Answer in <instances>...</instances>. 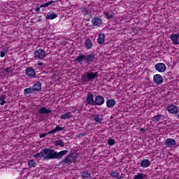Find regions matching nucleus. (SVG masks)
Instances as JSON below:
<instances>
[{"label":"nucleus","instance_id":"nucleus-1","mask_svg":"<svg viewBox=\"0 0 179 179\" xmlns=\"http://www.w3.org/2000/svg\"><path fill=\"white\" fill-rule=\"evenodd\" d=\"M66 153H68L67 150H64L58 152L54 150V149L43 148L39 153L35 154L34 157H35V159H40L43 157V160H51L54 159L59 160L62 159V157L65 156Z\"/></svg>","mask_w":179,"mask_h":179},{"label":"nucleus","instance_id":"nucleus-2","mask_svg":"<svg viewBox=\"0 0 179 179\" xmlns=\"http://www.w3.org/2000/svg\"><path fill=\"white\" fill-rule=\"evenodd\" d=\"M94 59H96V55L93 53L88 55L80 53L76 57L74 62L80 64V65H82V64H87L89 65L90 64H93V62H94Z\"/></svg>","mask_w":179,"mask_h":179},{"label":"nucleus","instance_id":"nucleus-3","mask_svg":"<svg viewBox=\"0 0 179 179\" xmlns=\"http://www.w3.org/2000/svg\"><path fill=\"white\" fill-rule=\"evenodd\" d=\"M98 76V71H96L94 73L89 71L84 73V75L83 76V82H94V79H97Z\"/></svg>","mask_w":179,"mask_h":179},{"label":"nucleus","instance_id":"nucleus-4","mask_svg":"<svg viewBox=\"0 0 179 179\" xmlns=\"http://www.w3.org/2000/svg\"><path fill=\"white\" fill-rule=\"evenodd\" d=\"M84 100L83 106H94V94L92 92H87Z\"/></svg>","mask_w":179,"mask_h":179},{"label":"nucleus","instance_id":"nucleus-5","mask_svg":"<svg viewBox=\"0 0 179 179\" xmlns=\"http://www.w3.org/2000/svg\"><path fill=\"white\" fill-rule=\"evenodd\" d=\"M25 75L28 79H36V70L33 67L27 66L25 69Z\"/></svg>","mask_w":179,"mask_h":179},{"label":"nucleus","instance_id":"nucleus-6","mask_svg":"<svg viewBox=\"0 0 179 179\" xmlns=\"http://www.w3.org/2000/svg\"><path fill=\"white\" fill-rule=\"evenodd\" d=\"M34 58L35 59H44V58H45V57H47V53H45V51L43 49H38L36 50L34 53Z\"/></svg>","mask_w":179,"mask_h":179},{"label":"nucleus","instance_id":"nucleus-7","mask_svg":"<svg viewBox=\"0 0 179 179\" xmlns=\"http://www.w3.org/2000/svg\"><path fill=\"white\" fill-rule=\"evenodd\" d=\"M73 162V161L72 160V155H69L60 162V164H62L63 166H69L70 164H72Z\"/></svg>","mask_w":179,"mask_h":179},{"label":"nucleus","instance_id":"nucleus-8","mask_svg":"<svg viewBox=\"0 0 179 179\" xmlns=\"http://www.w3.org/2000/svg\"><path fill=\"white\" fill-rule=\"evenodd\" d=\"M166 110L171 114H178V107L173 103L168 105Z\"/></svg>","mask_w":179,"mask_h":179},{"label":"nucleus","instance_id":"nucleus-9","mask_svg":"<svg viewBox=\"0 0 179 179\" xmlns=\"http://www.w3.org/2000/svg\"><path fill=\"white\" fill-rule=\"evenodd\" d=\"M92 24L96 27H100L103 24V20L98 17H94L91 21Z\"/></svg>","mask_w":179,"mask_h":179},{"label":"nucleus","instance_id":"nucleus-10","mask_svg":"<svg viewBox=\"0 0 179 179\" xmlns=\"http://www.w3.org/2000/svg\"><path fill=\"white\" fill-rule=\"evenodd\" d=\"M156 71H157V72H166V69H167V67L166 66V64H164V63H157V64H155V66Z\"/></svg>","mask_w":179,"mask_h":179},{"label":"nucleus","instance_id":"nucleus-11","mask_svg":"<svg viewBox=\"0 0 179 179\" xmlns=\"http://www.w3.org/2000/svg\"><path fill=\"white\" fill-rule=\"evenodd\" d=\"M104 104V96L98 95L94 99V106H103Z\"/></svg>","mask_w":179,"mask_h":179},{"label":"nucleus","instance_id":"nucleus-12","mask_svg":"<svg viewBox=\"0 0 179 179\" xmlns=\"http://www.w3.org/2000/svg\"><path fill=\"white\" fill-rule=\"evenodd\" d=\"M103 15H104L105 19H108V20L111 19H114V17H115V14L113 10H109V11L105 10L103 12Z\"/></svg>","mask_w":179,"mask_h":179},{"label":"nucleus","instance_id":"nucleus-13","mask_svg":"<svg viewBox=\"0 0 179 179\" xmlns=\"http://www.w3.org/2000/svg\"><path fill=\"white\" fill-rule=\"evenodd\" d=\"M165 145L166 148H174L176 145H177V143L176 142V140L173 138H167L165 141Z\"/></svg>","mask_w":179,"mask_h":179},{"label":"nucleus","instance_id":"nucleus-14","mask_svg":"<svg viewBox=\"0 0 179 179\" xmlns=\"http://www.w3.org/2000/svg\"><path fill=\"white\" fill-rule=\"evenodd\" d=\"M179 35L178 34H171L170 35V39L171 40L173 44L179 45Z\"/></svg>","mask_w":179,"mask_h":179},{"label":"nucleus","instance_id":"nucleus-15","mask_svg":"<svg viewBox=\"0 0 179 179\" xmlns=\"http://www.w3.org/2000/svg\"><path fill=\"white\" fill-rule=\"evenodd\" d=\"M153 80L159 86L163 83V77L160 74H156L153 77Z\"/></svg>","mask_w":179,"mask_h":179},{"label":"nucleus","instance_id":"nucleus-16","mask_svg":"<svg viewBox=\"0 0 179 179\" xmlns=\"http://www.w3.org/2000/svg\"><path fill=\"white\" fill-rule=\"evenodd\" d=\"M103 120L104 118L103 117V116H100L99 114L93 115V121H94L96 124H101V122H103Z\"/></svg>","mask_w":179,"mask_h":179},{"label":"nucleus","instance_id":"nucleus-17","mask_svg":"<svg viewBox=\"0 0 179 179\" xmlns=\"http://www.w3.org/2000/svg\"><path fill=\"white\" fill-rule=\"evenodd\" d=\"M52 113V110L51 109H47L46 107H42L38 110V114H41V115H44V114H51Z\"/></svg>","mask_w":179,"mask_h":179},{"label":"nucleus","instance_id":"nucleus-18","mask_svg":"<svg viewBox=\"0 0 179 179\" xmlns=\"http://www.w3.org/2000/svg\"><path fill=\"white\" fill-rule=\"evenodd\" d=\"M54 148L55 149H58V148H57V146H60L61 148H64L65 146V143L62 141V139H59L57 141H55L54 142Z\"/></svg>","mask_w":179,"mask_h":179},{"label":"nucleus","instance_id":"nucleus-19","mask_svg":"<svg viewBox=\"0 0 179 179\" xmlns=\"http://www.w3.org/2000/svg\"><path fill=\"white\" fill-rule=\"evenodd\" d=\"M141 167L143 169H146V167H149L150 166V161L149 159H143L140 163Z\"/></svg>","mask_w":179,"mask_h":179},{"label":"nucleus","instance_id":"nucleus-20","mask_svg":"<svg viewBox=\"0 0 179 179\" xmlns=\"http://www.w3.org/2000/svg\"><path fill=\"white\" fill-rule=\"evenodd\" d=\"M32 89L34 90V92H40L41 90V83L36 82L32 87Z\"/></svg>","mask_w":179,"mask_h":179},{"label":"nucleus","instance_id":"nucleus-21","mask_svg":"<svg viewBox=\"0 0 179 179\" xmlns=\"http://www.w3.org/2000/svg\"><path fill=\"white\" fill-rule=\"evenodd\" d=\"M106 38L104 34H99L98 36L97 43L98 44H103Z\"/></svg>","mask_w":179,"mask_h":179},{"label":"nucleus","instance_id":"nucleus-22","mask_svg":"<svg viewBox=\"0 0 179 179\" xmlns=\"http://www.w3.org/2000/svg\"><path fill=\"white\" fill-rule=\"evenodd\" d=\"M85 47L86 50H92V47H93V43L92 42V40L89 38L85 40Z\"/></svg>","mask_w":179,"mask_h":179},{"label":"nucleus","instance_id":"nucleus-23","mask_svg":"<svg viewBox=\"0 0 179 179\" xmlns=\"http://www.w3.org/2000/svg\"><path fill=\"white\" fill-rule=\"evenodd\" d=\"M116 104L115 100L114 99H108L106 101V107H108V108H111L113 107H114Z\"/></svg>","mask_w":179,"mask_h":179},{"label":"nucleus","instance_id":"nucleus-24","mask_svg":"<svg viewBox=\"0 0 179 179\" xmlns=\"http://www.w3.org/2000/svg\"><path fill=\"white\" fill-rule=\"evenodd\" d=\"M134 179H148V176L145 173H138L136 175H134Z\"/></svg>","mask_w":179,"mask_h":179},{"label":"nucleus","instance_id":"nucleus-25","mask_svg":"<svg viewBox=\"0 0 179 179\" xmlns=\"http://www.w3.org/2000/svg\"><path fill=\"white\" fill-rule=\"evenodd\" d=\"M56 17H58V15L55 13H48L46 16L47 20H53V19H56Z\"/></svg>","mask_w":179,"mask_h":179},{"label":"nucleus","instance_id":"nucleus-26","mask_svg":"<svg viewBox=\"0 0 179 179\" xmlns=\"http://www.w3.org/2000/svg\"><path fill=\"white\" fill-rule=\"evenodd\" d=\"M33 93H35L34 90L33 89V87L26 88L24 90V96H27V94H31Z\"/></svg>","mask_w":179,"mask_h":179},{"label":"nucleus","instance_id":"nucleus-27","mask_svg":"<svg viewBox=\"0 0 179 179\" xmlns=\"http://www.w3.org/2000/svg\"><path fill=\"white\" fill-rule=\"evenodd\" d=\"M162 117H163V115L161 114L155 115L151 118V120L153 122H158V121L162 120Z\"/></svg>","mask_w":179,"mask_h":179},{"label":"nucleus","instance_id":"nucleus-28","mask_svg":"<svg viewBox=\"0 0 179 179\" xmlns=\"http://www.w3.org/2000/svg\"><path fill=\"white\" fill-rule=\"evenodd\" d=\"M72 115H71V113L68 112L66 114L62 115L60 116V118L62 120H69V118H71Z\"/></svg>","mask_w":179,"mask_h":179},{"label":"nucleus","instance_id":"nucleus-29","mask_svg":"<svg viewBox=\"0 0 179 179\" xmlns=\"http://www.w3.org/2000/svg\"><path fill=\"white\" fill-rule=\"evenodd\" d=\"M6 99V95H1L0 96V105L3 106L5 103H6V101L5 100Z\"/></svg>","mask_w":179,"mask_h":179},{"label":"nucleus","instance_id":"nucleus-30","mask_svg":"<svg viewBox=\"0 0 179 179\" xmlns=\"http://www.w3.org/2000/svg\"><path fill=\"white\" fill-rule=\"evenodd\" d=\"M81 11L83 12L84 13V16H86L87 15H89V13H90V9L87 8H81Z\"/></svg>","mask_w":179,"mask_h":179},{"label":"nucleus","instance_id":"nucleus-31","mask_svg":"<svg viewBox=\"0 0 179 179\" xmlns=\"http://www.w3.org/2000/svg\"><path fill=\"white\" fill-rule=\"evenodd\" d=\"M55 129H56V132H61V131H65V129H66V127H59V125H57L55 127Z\"/></svg>","mask_w":179,"mask_h":179},{"label":"nucleus","instance_id":"nucleus-32","mask_svg":"<svg viewBox=\"0 0 179 179\" xmlns=\"http://www.w3.org/2000/svg\"><path fill=\"white\" fill-rule=\"evenodd\" d=\"M108 145L109 146H113V145H115V140L113 139V138H110L108 141Z\"/></svg>","mask_w":179,"mask_h":179},{"label":"nucleus","instance_id":"nucleus-33","mask_svg":"<svg viewBox=\"0 0 179 179\" xmlns=\"http://www.w3.org/2000/svg\"><path fill=\"white\" fill-rule=\"evenodd\" d=\"M28 166H29V167H36V162H34V160H30L28 162Z\"/></svg>","mask_w":179,"mask_h":179},{"label":"nucleus","instance_id":"nucleus-34","mask_svg":"<svg viewBox=\"0 0 179 179\" xmlns=\"http://www.w3.org/2000/svg\"><path fill=\"white\" fill-rule=\"evenodd\" d=\"M110 176L112 177H114L115 178H118L119 176H120V173H117V171H112L110 173Z\"/></svg>","mask_w":179,"mask_h":179},{"label":"nucleus","instance_id":"nucleus-35","mask_svg":"<svg viewBox=\"0 0 179 179\" xmlns=\"http://www.w3.org/2000/svg\"><path fill=\"white\" fill-rule=\"evenodd\" d=\"M3 51L0 52V57H1V58H3V57H5L6 54L8 52V49H3Z\"/></svg>","mask_w":179,"mask_h":179},{"label":"nucleus","instance_id":"nucleus-36","mask_svg":"<svg viewBox=\"0 0 179 179\" xmlns=\"http://www.w3.org/2000/svg\"><path fill=\"white\" fill-rule=\"evenodd\" d=\"M57 132V129L55 128L52 130H50V131L48 132V135H55Z\"/></svg>","mask_w":179,"mask_h":179},{"label":"nucleus","instance_id":"nucleus-37","mask_svg":"<svg viewBox=\"0 0 179 179\" xmlns=\"http://www.w3.org/2000/svg\"><path fill=\"white\" fill-rule=\"evenodd\" d=\"M5 72H6V73H12V69H11V68H10H10H6V70H5Z\"/></svg>","mask_w":179,"mask_h":179},{"label":"nucleus","instance_id":"nucleus-38","mask_svg":"<svg viewBox=\"0 0 179 179\" xmlns=\"http://www.w3.org/2000/svg\"><path fill=\"white\" fill-rule=\"evenodd\" d=\"M48 6H50L48 3H45L41 4L40 6V8H48Z\"/></svg>","mask_w":179,"mask_h":179},{"label":"nucleus","instance_id":"nucleus-39","mask_svg":"<svg viewBox=\"0 0 179 179\" xmlns=\"http://www.w3.org/2000/svg\"><path fill=\"white\" fill-rule=\"evenodd\" d=\"M48 135V133H44L40 135V138H45Z\"/></svg>","mask_w":179,"mask_h":179},{"label":"nucleus","instance_id":"nucleus-40","mask_svg":"<svg viewBox=\"0 0 179 179\" xmlns=\"http://www.w3.org/2000/svg\"><path fill=\"white\" fill-rule=\"evenodd\" d=\"M38 66H44V63H43V62H38Z\"/></svg>","mask_w":179,"mask_h":179},{"label":"nucleus","instance_id":"nucleus-41","mask_svg":"<svg viewBox=\"0 0 179 179\" xmlns=\"http://www.w3.org/2000/svg\"><path fill=\"white\" fill-rule=\"evenodd\" d=\"M82 110H83V106H78V111H82Z\"/></svg>","mask_w":179,"mask_h":179},{"label":"nucleus","instance_id":"nucleus-42","mask_svg":"<svg viewBox=\"0 0 179 179\" xmlns=\"http://www.w3.org/2000/svg\"><path fill=\"white\" fill-rule=\"evenodd\" d=\"M54 2H55V1H48V4L50 6V5H51L52 3H54Z\"/></svg>","mask_w":179,"mask_h":179},{"label":"nucleus","instance_id":"nucleus-43","mask_svg":"<svg viewBox=\"0 0 179 179\" xmlns=\"http://www.w3.org/2000/svg\"><path fill=\"white\" fill-rule=\"evenodd\" d=\"M41 7H36V12H40V8H41Z\"/></svg>","mask_w":179,"mask_h":179},{"label":"nucleus","instance_id":"nucleus-44","mask_svg":"<svg viewBox=\"0 0 179 179\" xmlns=\"http://www.w3.org/2000/svg\"><path fill=\"white\" fill-rule=\"evenodd\" d=\"M140 131H141L142 132H146V129L145 128H141Z\"/></svg>","mask_w":179,"mask_h":179},{"label":"nucleus","instance_id":"nucleus-45","mask_svg":"<svg viewBox=\"0 0 179 179\" xmlns=\"http://www.w3.org/2000/svg\"><path fill=\"white\" fill-rule=\"evenodd\" d=\"M122 178H124V177L122 176L117 177V179H122Z\"/></svg>","mask_w":179,"mask_h":179},{"label":"nucleus","instance_id":"nucleus-46","mask_svg":"<svg viewBox=\"0 0 179 179\" xmlns=\"http://www.w3.org/2000/svg\"><path fill=\"white\" fill-rule=\"evenodd\" d=\"M80 136H85V133L80 134Z\"/></svg>","mask_w":179,"mask_h":179},{"label":"nucleus","instance_id":"nucleus-47","mask_svg":"<svg viewBox=\"0 0 179 179\" xmlns=\"http://www.w3.org/2000/svg\"><path fill=\"white\" fill-rule=\"evenodd\" d=\"M113 118H114V117L110 116V120H113Z\"/></svg>","mask_w":179,"mask_h":179},{"label":"nucleus","instance_id":"nucleus-48","mask_svg":"<svg viewBox=\"0 0 179 179\" xmlns=\"http://www.w3.org/2000/svg\"><path fill=\"white\" fill-rule=\"evenodd\" d=\"M177 117H178V120H179V114L177 115Z\"/></svg>","mask_w":179,"mask_h":179},{"label":"nucleus","instance_id":"nucleus-49","mask_svg":"<svg viewBox=\"0 0 179 179\" xmlns=\"http://www.w3.org/2000/svg\"><path fill=\"white\" fill-rule=\"evenodd\" d=\"M66 1H69V0H66Z\"/></svg>","mask_w":179,"mask_h":179}]
</instances>
